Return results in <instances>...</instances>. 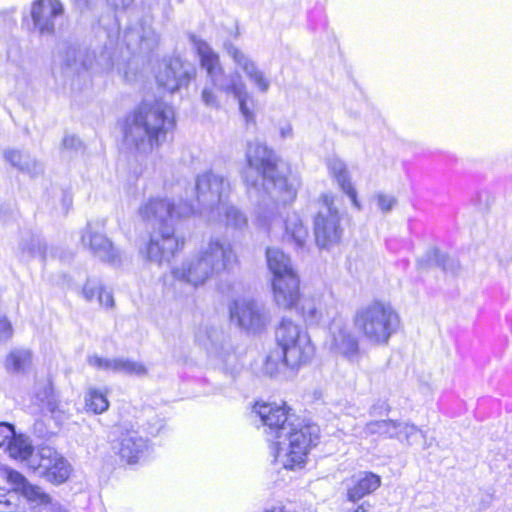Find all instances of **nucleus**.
<instances>
[{
  "label": "nucleus",
  "mask_w": 512,
  "mask_h": 512,
  "mask_svg": "<svg viewBox=\"0 0 512 512\" xmlns=\"http://www.w3.org/2000/svg\"><path fill=\"white\" fill-rule=\"evenodd\" d=\"M194 207L188 202L173 203L167 198H150L139 208V215L152 226L149 242L142 254L149 262L162 265L169 262L184 246V240L175 234L174 219L189 217Z\"/></svg>",
  "instance_id": "f257e3e1"
},
{
  "label": "nucleus",
  "mask_w": 512,
  "mask_h": 512,
  "mask_svg": "<svg viewBox=\"0 0 512 512\" xmlns=\"http://www.w3.org/2000/svg\"><path fill=\"white\" fill-rule=\"evenodd\" d=\"M245 155L248 167L244 180L250 192L262 191L272 201L282 205L295 200L300 183L296 178L280 174L278 158L272 149L259 141H251L247 144Z\"/></svg>",
  "instance_id": "f03ea898"
},
{
  "label": "nucleus",
  "mask_w": 512,
  "mask_h": 512,
  "mask_svg": "<svg viewBox=\"0 0 512 512\" xmlns=\"http://www.w3.org/2000/svg\"><path fill=\"white\" fill-rule=\"evenodd\" d=\"M174 112L163 101L142 102L124 122L123 136L126 146L141 154L151 152L173 127Z\"/></svg>",
  "instance_id": "7ed1b4c3"
},
{
  "label": "nucleus",
  "mask_w": 512,
  "mask_h": 512,
  "mask_svg": "<svg viewBox=\"0 0 512 512\" xmlns=\"http://www.w3.org/2000/svg\"><path fill=\"white\" fill-rule=\"evenodd\" d=\"M238 264L232 243L223 237H211L179 266L172 269L174 279L194 288L209 278L231 271Z\"/></svg>",
  "instance_id": "20e7f679"
},
{
  "label": "nucleus",
  "mask_w": 512,
  "mask_h": 512,
  "mask_svg": "<svg viewBox=\"0 0 512 512\" xmlns=\"http://www.w3.org/2000/svg\"><path fill=\"white\" fill-rule=\"evenodd\" d=\"M281 435L274 441L276 461L286 469L301 467L308 450L316 445L319 427L315 424H303L296 416L282 427Z\"/></svg>",
  "instance_id": "39448f33"
},
{
  "label": "nucleus",
  "mask_w": 512,
  "mask_h": 512,
  "mask_svg": "<svg viewBox=\"0 0 512 512\" xmlns=\"http://www.w3.org/2000/svg\"><path fill=\"white\" fill-rule=\"evenodd\" d=\"M353 322L368 343L382 345L396 331L399 317L390 304L373 301L357 309Z\"/></svg>",
  "instance_id": "423d86ee"
},
{
  "label": "nucleus",
  "mask_w": 512,
  "mask_h": 512,
  "mask_svg": "<svg viewBox=\"0 0 512 512\" xmlns=\"http://www.w3.org/2000/svg\"><path fill=\"white\" fill-rule=\"evenodd\" d=\"M275 337L283 350L288 369L298 370L314 357L315 347L307 331L289 318H283L278 325Z\"/></svg>",
  "instance_id": "0eeeda50"
},
{
  "label": "nucleus",
  "mask_w": 512,
  "mask_h": 512,
  "mask_svg": "<svg viewBox=\"0 0 512 512\" xmlns=\"http://www.w3.org/2000/svg\"><path fill=\"white\" fill-rule=\"evenodd\" d=\"M335 200L334 194L326 193L316 202L314 236L317 246L322 249H329L338 244L342 236L340 215Z\"/></svg>",
  "instance_id": "6e6552de"
},
{
  "label": "nucleus",
  "mask_w": 512,
  "mask_h": 512,
  "mask_svg": "<svg viewBox=\"0 0 512 512\" xmlns=\"http://www.w3.org/2000/svg\"><path fill=\"white\" fill-rule=\"evenodd\" d=\"M62 66L67 74H78L82 72L100 73L109 71L112 66L111 53L102 48L99 52L95 50L67 47L63 57Z\"/></svg>",
  "instance_id": "1a4fd4ad"
},
{
  "label": "nucleus",
  "mask_w": 512,
  "mask_h": 512,
  "mask_svg": "<svg viewBox=\"0 0 512 512\" xmlns=\"http://www.w3.org/2000/svg\"><path fill=\"white\" fill-rule=\"evenodd\" d=\"M29 468L53 484H62L71 474L68 461L52 447H41L29 458Z\"/></svg>",
  "instance_id": "9d476101"
},
{
  "label": "nucleus",
  "mask_w": 512,
  "mask_h": 512,
  "mask_svg": "<svg viewBox=\"0 0 512 512\" xmlns=\"http://www.w3.org/2000/svg\"><path fill=\"white\" fill-rule=\"evenodd\" d=\"M190 40L199 56L203 69L207 72L209 83L219 90V92L239 77L238 72L226 74L220 63L219 55L210 47V45L195 35H190Z\"/></svg>",
  "instance_id": "9b49d317"
},
{
  "label": "nucleus",
  "mask_w": 512,
  "mask_h": 512,
  "mask_svg": "<svg viewBox=\"0 0 512 512\" xmlns=\"http://www.w3.org/2000/svg\"><path fill=\"white\" fill-rule=\"evenodd\" d=\"M231 321L249 332H259L268 323V315L263 304L254 299H237L230 306Z\"/></svg>",
  "instance_id": "f8f14e48"
},
{
  "label": "nucleus",
  "mask_w": 512,
  "mask_h": 512,
  "mask_svg": "<svg viewBox=\"0 0 512 512\" xmlns=\"http://www.w3.org/2000/svg\"><path fill=\"white\" fill-rule=\"evenodd\" d=\"M196 191L199 202L211 209H217L225 203L230 192V183L219 173L205 171L196 178Z\"/></svg>",
  "instance_id": "ddd939ff"
},
{
  "label": "nucleus",
  "mask_w": 512,
  "mask_h": 512,
  "mask_svg": "<svg viewBox=\"0 0 512 512\" xmlns=\"http://www.w3.org/2000/svg\"><path fill=\"white\" fill-rule=\"evenodd\" d=\"M81 241L101 261L109 264L120 262V252L105 235L102 224L89 223L83 231Z\"/></svg>",
  "instance_id": "4468645a"
},
{
  "label": "nucleus",
  "mask_w": 512,
  "mask_h": 512,
  "mask_svg": "<svg viewBox=\"0 0 512 512\" xmlns=\"http://www.w3.org/2000/svg\"><path fill=\"white\" fill-rule=\"evenodd\" d=\"M118 439L113 444V449L118 453L122 461L135 464L146 457L149 450L148 441L139 435L138 431L125 426H118L115 431Z\"/></svg>",
  "instance_id": "2eb2a0df"
},
{
  "label": "nucleus",
  "mask_w": 512,
  "mask_h": 512,
  "mask_svg": "<svg viewBox=\"0 0 512 512\" xmlns=\"http://www.w3.org/2000/svg\"><path fill=\"white\" fill-rule=\"evenodd\" d=\"M328 346L332 352L341 355L349 362H356L360 358L357 338L353 335L349 325L340 319H335L331 323Z\"/></svg>",
  "instance_id": "dca6fc26"
},
{
  "label": "nucleus",
  "mask_w": 512,
  "mask_h": 512,
  "mask_svg": "<svg viewBox=\"0 0 512 512\" xmlns=\"http://www.w3.org/2000/svg\"><path fill=\"white\" fill-rule=\"evenodd\" d=\"M255 413L263 426L269 441H275L281 435L282 427L289 424L295 415L289 414L288 408L285 404L279 405L277 403H259L257 402L253 407Z\"/></svg>",
  "instance_id": "f3484780"
},
{
  "label": "nucleus",
  "mask_w": 512,
  "mask_h": 512,
  "mask_svg": "<svg viewBox=\"0 0 512 512\" xmlns=\"http://www.w3.org/2000/svg\"><path fill=\"white\" fill-rule=\"evenodd\" d=\"M194 76L195 68L192 65L175 58L161 64L156 81L167 91L175 92L182 86H187Z\"/></svg>",
  "instance_id": "a211bd4d"
},
{
  "label": "nucleus",
  "mask_w": 512,
  "mask_h": 512,
  "mask_svg": "<svg viewBox=\"0 0 512 512\" xmlns=\"http://www.w3.org/2000/svg\"><path fill=\"white\" fill-rule=\"evenodd\" d=\"M124 42L132 51H149L158 43V35L152 28V18L145 16L129 24L124 30Z\"/></svg>",
  "instance_id": "6ab92c4d"
},
{
  "label": "nucleus",
  "mask_w": 512,
  "mask_h": 512,
  "mask_svg": "<svg viewBox=\"0 0 512 512\" xmlns=\"http://www.w3.org/2000/svg\"><path fill=\"white\" fill-rule=\"evenodd\" d=\"M225 50L233 62L244 72L252 85L260 92L267 93L271 86L270 78L257 63L244 51L232 43L225 44Z\"/></svg>",
  "instance_id": "aec40b11"
},
{
  "label": "nucleus",
  "mask_w": 512,
  "mask_h": 512,
  "mask_svg": "<svg viewBox=\"0 0 512 512\" xmlns=\"http://www.w3.org/2000/svg\"><path fill=\"white\" fill-rule=\"evenodd\" d=\"M64 12L59 0H35L31 8L34 27L41 35H52L55 32L56 21Z\"/></svg>",
  "instance_id": "412c9836"
},
{
  "label": "nucleus",
  "mask_w": 512,
  "mask_h": 512,
  "mask_svg": "<svg viewBox=\"0 0 512 512\" xmlns=\"http://www.w3.org/2000/svg\"><path fill=\"white\" fill-rule=\"evenodd\" d=\"M274 301L280 308L292 309L300 300V280L298 274L273 278Z\"/></svg>",
  "instance_id": "4be33fe9"
},
{
  "label": "nucleus",
  "mask_w": 512,
  "mask_h": 512,
  "mask_svg": "<svg viewBox=\"0 0 512 512\" xmlns=\"http://www.w3.org/2000/svg\"><path fill=\"white\" fill-rule=\"evenodd\" d=\"M88 364L100 370L126 375L138 377L147 375V368L143 363L127 358H103L98 355H92L88 357Z\"/></svg>",
  "instance_id": "5701e85b"
},
{
  "label": "nucleus",
  "mask_w": 512,
  "mask_h": 512,
  "mask_svg": "<svg viewBox=\"0 0 512 512\" xmlns=\"http://www.w3.org/2000/svg\"><path fill=\"white\" fill-rule=\"evenodd\" d=\"M4 159L11 164L14 168L30 177H37L44 171L43 164L32 157L28 152L8 148L3 152Z\"/></svg>",
  "instance_id": "b1692460"
},
{
  "label": "nucleus",
  "mask_w": 512,
  "mask_h": 512,
  "mask_svg": "<svg viewBox=\"0 0 512 512\" xmlns=\"http://www.w3.org/2000/svg\"><path fill=\"white\" fill-rule=\"evenodd\" d=\"M381 485L380 476L372 472H361L353 477L352 485L347 489V500L353 503L373 493Z\"/></svg>",
  "instance_id": "393cba45"
},
{
  "label": "nucleus",
  "mask_w": 512,
  "mask_h": 512,
  "mask_svg": "<svg viewBox=\"0 0 512 512\" xmlns=\"http://www.w3.org/2000/svg\"><path fill=\"white\" fill-rule=\"evenodd\" d=\"M220 92L232 95L237 100L239 110L247 123L254 122L255 114L248 106V102L252 101V95L248 91L247 85L243 81L241 75L235 77V80L223 88Z\"/></svg>",
  "instance_id": "a878e982"
},
{
  "label": "nucleus",
  "mask_w": 512,
  "mask_h": 512,
  "mask_svg": "<svg viewBox=\"0 0 512 512\" xmlns=\"http://www.w3.org/2000/svg\"><path fill=\"white\" fill-rule=\"evenodd\" d=\"M82 296L88 302L96 300L101 307L112 308L114 298L110 291L106 290L100 280L87 279L82 289Z\"/></svg>",
  "instance_id": "bb28decb"
},
{
  "label": "nucleus",
  "mask_w": 512,
  "mask_h": 512,
  "mask_svg": "<svg viewBox=\"0 0 512 512\" xmlns=\"http://www.w3.org/2000/svg\"><path fill=\"white\" fill-rule=\"evenodd\" d=\"M267 264L273 274V278L297 274L290 258L278 248H268L266 251Z\"/></svg>",
  "instance_id": "cd10ccee"
},
{
  "label": "nucleus",
  "mask_w": 512,
  "mask_h": 512,
  "mask_svg": "<svg viewBox=\"0 0 512 512\" xmlns=\"http://www.w3.org/2000/svg\"><path fill=\"white\" fill-rule=\"evenodd\" d=\"M298 302L301 314L308 324L314 325L321 321L324 315V307L320 295L305 296Z\"/></svg>",
  "instance_id": "c85d7f7f"
},
{
  "label": "nucleus",
  "mask_w": 512,
  "mask_h": 512,
  "mask_svg": "<svg viewBox=\"0 0 512 512\" xmlns=\"http://www.w3.org/2000/svg\"><path fill=\"white\" fill-rule=\"evenodd\" d=\"M110 402L107 392L95 387H89L84 396V408L88 413L103 414L109 409Z\"/></svg>",
  "instance_id": "c756f323"
},
{
  "label": "nucleus",
  "mask_w": 512,
  "mask_h": 512,
  "mask_svg": "<svg viewBox=\"0 0 512 512\" xmlns=\"http://www.w3.org/2000/svg\"><path fill=\"white\" fill-rule=\"evenodd\" d=\"M398 421L392 419L371 420L363 428L365 436L377 435L384 439H395Z\"/></svg>",
  "instance_id": "7c9ffc66"
},
{
  "label": "nucleus",
  "mask_w": 512,
  "mask_h": 512,
  "mask_svg": "<svg viewBox=\"0 0 512 512\" xmlns=\"http://www.w3.org/2000/svg\"><path fill=\"white\" fill-rule=\"evenodd\" d=\"M7 451L12 458L27 461L28 466L29 458L35 453L29 439L23 435H16L15 433L14 436L8 440Z\"/></svg>",
  "instance_id": "2f4dec72"
},
{
  "label": "nucleus",
  "mask_w": 512,
  "mask_h": 512,
  "mask_svg": "<svg viewBox=\"0 0 512 512\" xmlns=\"http://www.w3.org/2000/svg\"><path fill=\"white\" fill-rule=\"evenodd\" d=\"M220 216V221L226 226L234 229H242L247 226V217L238 208L227 205L226 202L216 209Z\"/></svg>",
  "instance_id": "473e14b6"
},
{
  "label": "nucleus",
  "mask_w": 512,
  "mask_h": 512,
  "mask_svg": "<svg viewBox=\"0 0 512 512\" xmlns=\"http://www.w3.org/2000/svg\"><path fill=\"white\" fill-rule=\"evenodd\" d=\"M285 235L298 247H302L308 237V231L297 214L288 216L285 221Z\"/></svg>",
  "instance_id": "72a5a7b5"
},
{
  "label": "nucleus",
  "mask_w": 512,
  "mask_h": 512,
  "mask_svg": "<svg viewBox=\"0 0 512 512\" xmlns=\"http://www.w3.org/2000/svg\"><path fill=\"white\" fill-rule=\"evenodd\" d=\"M32 361L30 350L23 348L13 349L5 359L4 366L8 372H23Z\"/></svg>",
  "instance_id": "f704fd0d"
},
{
  "label": "nucleus",
  "mask_w": 512,
  "mask_h": 512,
  "mask_svg": "<svg viewBox=\"0 0 512 512\" xmlns=\"http://www.w3.org/2000/svg\"><path fill=\"white\" fill-rule=\"evenodd\" d=\"M287 367L286 357L279 346L271 350L266 356L263 370L271 377L278 376Z\"/></svg>",
  "instance_id": "c9c22d12"
},
{
  "label": "nucleus",
  "mask_w": 512,
  "mask_h": 512,
  "mask_svg": "<svg viewBox=\"0 0 512 512\" xmlns=\"http://www.w3.org/2000/svg\"><path fill=\"white\" fill-rule=\"evenodd\" d=\"M395 439L407 445H412L418 435L425 438V434L414 424L398 421Z\"/></svg>",
  "instance_id": "e433bc0d"
},
{
  "label": "nucleus",
  "mask_w": 512,
  "mask_h": 512,
  "mask_svg": "<svg viewBox=\"0 0 512 512\" xmlns=\"http://www.w3.org/2000/svg\"><path fill=\"white\" fill-rule=\"evenodd\" d=\"M25 499L37 506H45L51 502V496L47 494L40 486L31 484L24 486L23 491L20 493Z\"/></svg>",
  "instance_id": "4c0bfd02"
},
{
  "label": "nucleus",
  "mask_w": 512,
  "mask_h": 512,
  "mask_svg": "<svg viewBox=\"0 0 512 512\" xmlns=\"http://www.w3.org/2000/svg\"><path fill=\"white\" fill-rule=\"evenodd\" d=\"M334 180L337 182L342 192L350 198L352 205L357 210H361L362 206L357 198V191L354 185L352 184L349 170H346L344 173L336 177Z\"/></svg>",
  "instance_id": "58836bf2"
},
{
  "label": "nucleus",
  "mask_w": 512,
  "mask_h": 512,
  "mask_svg": "<svg viewBox=\"0 0 512 512\" xmlns=\"http://www.w3.org/2000/svg\"><path fill=\"white\" fill-rule=\"evenodd\" d=\"M434 260L437 266L443 269L446 273L456 274L460 269L458 260L442 253L440 250L433 251Z\"/></svg>",
  "instance_id": "ea45409f"
},
{
  "label": "nucleus",
  "mask_w": 512,
  "mask_h": 512,
  "mask_svg": "<svg viewBox=\"0 0 512 512\" xmlns=\"http://www.w3.org/2000/svg\"><path fill=\"white\" fill-rule=\"evenodd\" d=\"M19 497L15 491L0 488V512H17Z\"/></svg>",
  "instance_id": "a19ab883"
},
{
  "label": "nucleus",
  "mask_w": 512,
  "mask_h": 512,
  "mask_svg": "<svg viewBox=\"0 0 512 512\" xmlns=\"http://www.w3.org/2000/svg\"><path fill=\"white\" fill-rule=\"evenodd\" d=\"M22 253L27 257L44 258L46 247L37 237H30L29 240L22 243Z\"/></svg>",
  "instance_id": "79ce46f5"
},
{
  "label": "nucleus",
  "mask_w": 512,
  "mask_h": 512,
  "mask_svg": "<svg viewBox=\"0 0 512 512\" xmlns=\"http://www.w3.org/2000/svg\"><path fill=\"white\" fill-rule=\"evenodd\" d=\"M216 91H219L213 85L205 86L201 92V100L205 106L212 109L220 108V100Z\"/></svg>",
  "instance_id": "37998d69"
},
{
  "label": "nucleus",
  "mask_w": 512,
  "mask_h": 512,
  "mask_svg": "<svg viewBox=\"0 0 512 512\" xmlns=\"http://www.w3.org/2000/svg\"><path fill=\"white\" fill-rule=\"evenodd\" d=\"M378 208L383 213L390 212L397 204V198L394 195L378 192L374 195Z\"/></svg>",
  "instance_id": "c03bdc74"
},
{
  "label": "nucleus",
  "mask_w": 512,
  "mask_h": 512,
  "mask_svg": "<svg viewBox=\"0 0 512 512\" xmlns=\"http://www.w3.org/2000/svg\"><path fill=\"white\" fill-rule=\"evenodd\" d=\"M268 202L265 198L262 200V204L259 205L256 211V220L259 226L267 227L269 226L272 218L275 215L274 210L267 211Z\"/></svg>",
  "instance_id": "a18cd8bd"
},
{
  "label": "nucleus",
  "mask_w": 512,
  "mask_h": 512,
  "mask_svg": "<svg viewBox=\"0 0 512 512\" xmlns=\"http://www.w3.org/2000/svg\"><path fill=\"white\" fill-rule=\"evenodd\" d=\"M327 168L333 179L348 170L346 163L336 156H332L327 159Z\"/></svg>",
  "instance_id": "49530a36"
},
{
  "label": "nucleus",
  "mask_w": 512,
  "mask_h": 512,
  "mask_svg": "<svg viewBox=\"0 0 512 512\" xmlns=\"http://www.w3.org/2000/svg\"><path fill=\"white\" fill-rule=\"evenodd\" d=\"M109 5L118 9V8H126L130 6L134 0H106ZM75 6L80 9H86L91 4L92 0H73Z\"/></svg>",
  "instance_id": "de8ad7c7"
},
{
  "label": "nucleus",
  "mask_w": 512,
  "mask_h": 512,
  "mask_svg": "<svg viewBox=\"0 0 512 512\" xmlns=\"http://www.w3.org/2000/svg\"><path fill=\"white\" fill-rule=\"evenodd\" d=\"M8 481L14 485V490L17 494L21 493L24 486L28 485L29 481L19 472L10 470L7 474Z\"/></svg>",
  "instance_id": "09e8293b"
},
{
  "label": "nucleus",
  "mask_w": 512,
  "mask_h": 512,
  "mask_svg": "<svg viewBox=\"0 0 512 512\" xmlns=\"http://www.w3.org/2000/svg\"><path fill=\"white\" fill-rule=\"evenodd\" d=\"M475 505L478 510H486L494 501V492L490 490H480L475 497Z\"/></svg>",
  "instance_id": "8fccbe9b"
},
{
  "label": "nucleus",
  "mask_w": 512,
  "mask_h": 512,
  "mask_svg": "<svg viewBox=\"0 0 512 512\" xmlns=\"http://www.w3.org/2000/svg\"><path fill=\"white\" fill-rule=\"evenodd\" d=\"M13 336V328L7 317L0 315V343L10 340Z\"/></svg>",
  "instance_id": "3c124183"
},
{
  "label": "nucleus",
  "mask_w": 512,
  "mask_h": 512,
  "mask_svg": "<svg viewBox=\"0 0 512 512\" xmlns=\"http://www.w3.org/2000/svg\"><path fill=\"white\" fill-rule=\"evenodd\" d=\"M390 411V407L388 405L387 402L385 401H378L376 403H374L370 408H369V415L372 416V417H375V416H378V415H387Z\"/></svg>",
  "instance_id": "603ef678"
},
{
  "label": "nucleus",
  "mask_w": 512,
  "mask_h": 512,
  "mask_svg": "<svg viewBox=\"0 0 512 512\" xmlns=\"http://www.w3.org/2000/svg\"><path fill=\"white\" fill-rule=\"evenodd\" d=\"M14 436V428L8 423H0V447L8 443V440Z\"/></svg>",
  "instance_id": "864d4df0"
},
{
  "label": "nucleus",
  "mask_w": 512,
  "mask_h": 512,
  "mask_svg": "<svg viewBox=\"0 0 512 512\" xmlns=\"http://www.w3.org/2000/svg\"><path fill=\"white\" fill-rule=\"evenodd\" d=\"M279 133L282 139L293 137V127L290 122H283L279 125Z\"/></svg>",
  "instance_id": "5fc2aeb1"
},
{
  "label": "nucleus",
  "mask_w": 512,
  "mask_h": 512,
  "mask_svg": "<svg viewBox=\"0 0 512 512\" xmlns=\"http://www.w3.org/2000/svg\"><path fill=\"white\" fill-rule=\"evenodd\" d=\"M48 512H70L69 509L58 501L51 498V502L46 505Z\"/></svg>",
  "instance_id": "6e6d98bb"
},
{
  "label": "nucleus",
  "mask_w": 512,
  "mask_h": 512,
  "mask_svg": "<svg viewBox=\"0 0 512 512\" xmlns=\"http://www.w3.org/2000/svg\"><path fill=\"white\" fill-rule=\"evenodd\" d=\"M79 144V139L73 135L65 136L63 139V146L67 149L76 148Z\"/></svg>",
  "instance_id": "4d7b16f0"
},
{
  "label": "nucleus",
  "mask_w": 512,
  "mask_h": 512,
  "mask_svg": "<svg viewBox=\"0 0 512 512\" xmlns=\"http://www.w3.org/2000/svg\"><path fill=\"white\" fill-rule=\"evenodd\" d=\"M367 506L366 503H362L360 505H358L354 510H350L348 512H367L368 509H367Z\"/></svg>",
  "instance_id": "13d9d810"
},
{
  "label": "nucleus",
  "mask_w": 512,
  "mask_h": 512,
  "mask_svg": "<svg viewBox=\"0 0 512 512\" xmlns=\"http://www.w3.org/2000/svg\"><path fill=\"white\" fill-rule=\"evenodd\" d=\"M428 447H429V445H428V444H427V442L425 441L423 448H424V449H427Z\"/></svg>",
  "instance_id": "bf43d9fd"
},
{
  "label": "nucleus",
  "mask_w": 512,
  "mask_h": 512,
  "mask_svg": "<svg viewBox=\"0 0 512 512\" xmlns=\"http://www.w3.org/2000/svg\"><path fill=\"white\" fill-rule=\"evenodd\" d=\"M266 512H281L280 510L276 511V510H272V511H266Z\"/></svg>",
  "instance_id": "052dcab7"
}]
</instances>
